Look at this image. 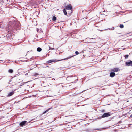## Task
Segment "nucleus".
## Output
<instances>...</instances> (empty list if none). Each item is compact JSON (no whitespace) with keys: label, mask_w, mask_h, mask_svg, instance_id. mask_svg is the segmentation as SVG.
I'll return each instance as SVG.
<instances>
[{"label":"nucleus","mask_w":132,"mask_h":132,"mask_svg":"<svg viewBox=\"0 0 132 132\" xmlns=\"http://www.w3.org/2000/svg\"><path fill=\"white\" fill-rule=\"evenodd\" d=\"M114 29V27H113L112 28V30H113V29Z\"/></svg>","instance_id":"obj_21"},{"label":"nucleus","mask_w":132,"mask_h":132,"mask_svg":"<svg viewBox=\"0 0 132 132\" xmlns=\"http://www.w3.org/2000/svg\"><path fill=\"white\" fill-rule=\"evenodd\" d=\"M38 75V73H35V75H34V76H36V75Z\"/></svg>","instance_id":"obj_18"},{"label":"nucleus","mask_w":132,"mask_h":132,"mask_svg":"<svg viewBox=\"0 0 132 132\" xmlns=\"http://www.w3.org/2000/svg\"><path fill=\"white\" fill-rule=\"evenodd\" d=\"M116 75L115 73L114 72H111L110 73V77H114Z\"/></svg>","instance_id":"obj_8"},{"label":"nucleus","mask_w":132,"mask_h":132,"mask_svg":"<svg viewBox=\"0 0 132 132\" xmlns=\"http://www.w3.org/2000/svg\"><path fill=\"white\" fill-rule=\"evenodd\" d=\"M111 114L110 112H108L104 114L101 117V118H104L106 117H108L110 116Z\"/></svg>","instance_id":"obj_4"},{"label":"nucleus","mask_w":132,"mask_h":132,"mask_svg":"<svg viewBox=\"0 0 132 132\" xmlns=\"http://www.w3.org/2000/svg\"><path fill=\"white\" fill-rule=\"evenodd\" d=\"M109 30H112V28H111V29H110H110H109Z\"/></svg>","instance_id":"obj_22"},{"label":"nucleus","mask_w":132,"mask_h":132,"mask_svg":"<svg viewBox=\"0 0 132 132\" xmlns=\"http://www.w3.org/2000/svg\"><path fill=\"white\" fill-rule=\"evenodd\" d=\"M75 53L76 55H78L79 54V52L77 51H76L75 52Z\"/></svg>","instance_id":"obj_17"},{"label":"nucleus","mask_w":132,"mask_h":132,"mask_svg":"<svg viewBox=\"0 0 132 132\" xmlns=\"http://www.w3.org/2000/svg\"><path fill=\"white\" fill-rule=\"evenodd\" d=\"M119 69L118 68H115L111 70V71L114 72H117L119 71Z\"/></svg>","instance_id":"obj_6"},{"label":"nucleus","mask_w":132,"mask_h":132,"mask_svg":"<svg viewBox=\"0 0 132 132\" xmlns=\"http://www.w3.org/2000/svg\"><path fill=\"white\" fill-rule=\"evenodd\" d=\"M14 93V91L11 92L9 93V94L8 95V96H10L12 95Z\"/></svg>","instance_id":"obj_9"},{"label":"nucleus","mask_w":132,"mask_h":132,"mask_svg":"<svg viewBox=\"0 0 132 132\" xmlns=\"http://www.w3.org/2000/svg\"><path fill=\"white\" fill-rule=\"evenodd\" d=\"M8 72L10 73H12L13 72V71L12 69H10L8 70Z\"/></svg>","instance_id":"obj_11"},{"label":"nucleus","mask_w":132,"mask_h":132,"mask_svg":"<svg viewBox=\"0 0 132 132\" xmlns=\"http://www.w3.org/2000/svg\"><path fill=\"white\" fill-rule=\"evenodd\" d=\"M65 9L68 11V15H70L72 12V7L71 5L70 4L67 5L65 6Z\"/></svg>","instance_id":"obj_2"},{"label":"nucleus","mask_w":132,"mask_h":132,"mask_svg":"<svg viewBox=\"0 0 132 132\" xmlns=\"http://www.w3.org/2000/svg\"><path fill=\"white\" fill-rule=\"evenodd\" d=\"M27 121H23L22 122H21L20 123V125L21 126H23V125H25V123L27 122Z\"/></svg>","instance_id":"obj_7"},{"label":"nucleus","mask_w":132,"mask_h":132,"mask_svg":"<svg viewBox=\"0 0 132 132\" xmlns=\"http://www.w3.org/2000/svg\"><path fill=\"white\" fill-rule=\"evenodd\" d=\"M1 25H0V28L1 27Z\"/></svg>","instance_id":"obj_24"},{"label":"nucleus","mask_w":132,"mask_h":132,"mask_svg":"<svg viewBox=\"0 0 132 132\" xmlns=\"http://www.w3.org/2000/svg\"><path fill=\"white\" fill-rule=\"evenodd\" d=\"M125 65L127 66H132V61H130L129 62H126L125 63Z\"/></svg>","instance_id":"obj_5"},{"label":"nucleus","mask_w":132,"mask_h":132,"mask_svg":"<svg viewBox=\"0 0 132 132\" xmlns=\"http://www.w3.org/2000/svg\"><path fill=\"white\" fill-rule=\"evenodd\" d=\"M51 109L50 108H49L47 110H46L43 113V114H44L47 112L50 109Z\"/></svg>","instance_id":"obj_14"},{"label":"nucleus","mask_w":132,"mask_h":132,"mask_svg":"<svg viewBox=\"0 0 132 132\" xmlns=\"http://www.w3.org/2000/svg\"><path fill=\"white\" fill-rule=\"evenodd\" d=\"M101 112L103 113L104 112H105V110H101Z\"/></svg>","instance_id":"obj_19"},{"label":"nucleus","mask_w":132,"mask_h":132,"mask_svg":"<svg viewBox=\"0 0 132 132\" xmlns=\"http://www.w3.org/2000/svg\"><path fill=\"white\" fill-rule=\"evenodd\" d=\"M66 10L65 8L63 10V11L64 15H67V13L66 11Z\"/></svg>","instance_id":"obj_10"},{"label":"nucleus","mask_w":132,"mask_h":132,"mask_svg":"<svg viewBox=\"0 0 132 132\" xmlns=\"http://www.w3.org/2000/svg\"><path fill=\"white\" fill-rule=\"evenodd\" d=\"M119 27L120 28H122L124 27V26L123 24H121L120 25Z\"/></svg>","instance_id":"obj_15"},{"label":"nucleus","mask_w":132,"mask_h":132,"mask_svg":"<svg viewBox=\"0 0 132 132\" xmlns=\"http://www.w3.org/2000/svg\"><path fill=\"white\" fill-rule=\"evenodd\" d=\"M20 27L19 23L14 20L9 21L8 24V27L6 30L8 32L11 33L14 32V30H17L20 29Z\"/></svg>","instance_id":"obj_1"},{"label":"nucleus","mask_w":132,"mask_h":132,"mask_svg":"<svg viewBox=\"0 0 132 132\" xmlns=\"http://www.w3.org/2000/svg\"><path fill=\"white\" fill-rule=\"evenodd\" d=\"M130 116L131 117H132V114H131V115H130Z\"/></svg>","instance_id":"obj_23"},{"label":"nucleus","mask_w":132,"mask_h":132,"mask_svg":"<svg viewBox=\"0 0 132 132\" xmlns=\"http://www.w3.org/2000/svg\"><path fill=\"white\" fill-rule=\"evenodd\" d=\"M39 30L38 28H37V32H38Z\"/></svg>","instance_id":"obj_20"},{"label":"nucleus","mask_w":132,"mask_h":132,"mask_svg":"<svg viewBox=\"0 0 132 132\" xmlns=\"http://www.w3.org/2000/svg\"><path fill=\"white\" fill-rule=\"evenodd\" d=\"M73 56H71L69 57L68 58H66L64 59H63L61 60H57L56 59L51 60H49L47 61L46 62V63H51L53 62H57L59 61H61L62 60H67L69 59H70L71 58V57H73Z\"/></svg>","instance_id":"obj_3"},{"label":"nucleus","mask_w":132,"mask_h":132,"mask_svg":"<svg viewBox=\"0 0 132 132\" xmlns=\"http://www.w3.org/2000/svg\"><path fill=\"white\" fill-rule=\"evenodd\" d=\"M42 50V49L40 47H38L37 49V51L38 52H40Z\"/></svg>","instance_id":"obj_13"},{"label":"nucleus","mask_w":132,"mask_h":132,"mask_svg":"<svg viewBox=\"0 0 132 132\" xmlns=\"http://www.w3.org/2000/svg\"><path fill=\"white\" fill-rule=\"evenodd\" d=\"M56 18L55 16H53V17L52 20L53 21H55L56 20Z\"/></svg>","instance_id":"obj_12"},{"label":"nucleus","mask_w":132,"mask_h":132,"mask_svg":"<svg viewBox=\"0 0 132 132\" xmlns=\"http://www.w3.org/2000/svg\"><path fill=\"white\" fill-rule=\"evenodd\" d=\"M129 55H125L124 56V57L125 59H127L128 58V57Z\"/></svg>","instance_id":"obj_16"}]
</instances>
